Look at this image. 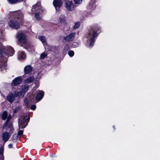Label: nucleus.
Returning <instances> with one entry per match:
<instances>
[{
	"label": "nucleus",
	"instance_id": "1",
	"mask_svg": "<svg viewBox=\"0 0 160 160\" xmlns=\"http://www.w3.org/2000/svg\"><path fill=\"white\" fill-rule=\"evenodd\" d=\"M12 19L10 21L9 25L12 28L18 29L20 25L23 21V14L21 11H17L12 13Z\"/></svg>",
	"mask_w": 160,
	"mask_h": 160
},
{
	"label": "nucleus",
	"instance_id": "2",
	"mask_svg": "<svg viewBox=\"0 0 160 160\" xmlns=\"http://www.w3.org/2000/svg\"><path fill=\"white\" fill-rule=\"evenodd\" d=\"M28 88L27 85L22 86L21 89L14 91L13 93H9L7 96V100L10 103H12L15 100V97H23L25 93L28 91Z\"/></svg>",
	"mask_w": 160,
	"mask_h": 160
},
{
	"label": "nucleus",
	"instance_id": "3",
	"mask_svg": "<svg viewBox=\"0 0 160 160\" xmlns=\"http://www.w3.org/2000/svg\"><path fill=\"white\" fill-rule=\"evenodd\" d=\"M100 29L99 27L95 26L91 28L88 31L87 34L86 35V38L89 41L90 47H92L94 45L95 42V38L97 36V32Z\"/></svg>",
	"mask_w": 160,
	"mask_h": 160
},
{
	"label": "nucleus",
	"instance_id": "4",
	"mask_svg": "<svg viewBox=\"0 0 160 160\" xmlns=\"http://www.w3.org/2000/svg\"><path fill=\"white\" fill-rule=\"evenodd\" d=\"M14 53L13 48L10 46L4 47L0 44V59L2 58H6L12 56Z\"/></svg>",
	"mask_w": 160,
	"mask_h": 160
},
{
	"label": "nucleus",
	"instance_id": "5",
	"mask_svg": "<svg viewBox=\"0 0 160 160\" xmlns=\"http://www.w3.org/2000/svg\"><path fill=\"white\" fill-rule=\"evenodd\" d=\"M10 125L9 126H6L4 128L3 126V129H5L6 131V132H3L2 134V139L5 142L8 141L14 130L13 126L10 124Z\"/></svg>",
	"mask_w": 160,
	"mask_h": 160
},
{
	"label": "nucleus",
	"instance_id": "6",
	"mask_svg": "<svg viewBox=\"0 0 160 160\" xmlns=\"http://www.w3.org/2000/svg\"><path fill=\"white\" fill-rule=\"evenodd\" d=\"M42 12L41 7V3L40 2L37 3L34 5L32 8V13L35 14V17L37 19L41 18V13Z\"/></svg>",
	"mask_w": 160,
	"mask_h": 160
},
{
	"label": "nucleus",
	"instance_id": "7",
	"mask_svg": "<svg viewBox=\"0 0 160 160\" xmlns=\"http://www.w3.org/2000/svg\"><path fill=\"white\" fill-rule=\"evenodd\" d=\"M29 120V116L28 115H27L21 118L18 121V126L19 128H25L27 125Z\"/></svg>",
	"mask_w": 160,
	"mask_h": 160
},
{
	"label": "nucleus",
	"instance_id": "8",
	"mask_svg": "<svg viewBox=\"0 0 160 160\" xmlns=\"http://www.w3.org/2000/svg\"><path fill=\"white\" fill-rule=\"evenodd\" d=\"M16 38L20 43L24 44L26 43L27 41L26 36L22 32H20L18 34Z\"/></svg>",
	"mask_w": 160,
	"mask_h": 160
},
{
	"label": "nucleus",
	"instance_id": "9",
	"mask_svg": "<svg viewBox=\"0 0 160 160\" xmlns=\"http://www.w3.org/2000/svg\"><path fill=\"white\" fill-rule=\"evenodd\" d=\"M53 4L56 10L58 11L59 10L60 7L62 5V3L61 0H54Z\"/></svg>",
	"mask_w": 160,
	"mask_h": 160
},
{
	"label": "nucleus",
	"instance_id": "10",
	"mask_svg": "<svg viewBox=\"0 0 160 160\" xmlns=\"http://www.w3.org/2000/svg\"><path fill=\"white\" fill-rule=\"evenodd\" d=\"M65 7L69 11H72L74 8V5L73 4L72 2L70 1L66 2Z\"/></svg>",
	"mask_w": 160,
	"mask_h": 160
},
{
	"label": "nucleus",
	"instance_id": "11",
	"mask_svg": "<svg viewBox=\"0 0 160 160\" xmlns=\"http://www.w3.org/2000/svg\"><path fill=\"white\" fill-rule=\"evenodd\" d=\"M75 32H74L70 33L69 35L64 37L63 38V39L66 41H72L74 39L75 35Z\"/></svg>",
	"mask_w": 160,
	"mask_h": 160
},
{
	"label": "nucleus",
	"instance_id": "12",
	"mask_svg": "<svg viewBox=\"0 0 160 160\" xmlns=\"http://www.w3.org/2000/svg\"><path fill=\"white\" fill-rule=\"evenodd\" d=\"M22 79L21 77H18L15 78L12 82V84L14 86H17L22 81Z\"/></svg>",
	"mask_w": 160,
	"mask_h": 160
},
{
	"label": "nucleus",
	"instance_id": "13",
	"mask_svg": "<svg viewBox=\"0 0 160 160\" xmlns=\"http://www.w3.org/2000/svg\"><path fill=\"white\" fill-rule=\"evenodd\" d=\"M44 94V92L42 91H40L36 98V99L37 102L40 101L43 98Z\"/></svg>",
	"mask_w": 160,
	"mask_h": 160
},
{
	"label": "nucleus",
	"instance_id": "14",
	"mask_svg": "<svg viewBox=\"0 0 160 160\" xmlns=\"http://www.w3.org/2000/svg\"><path fill=\"white\" fill-rule=\"evenodd\" d=\"M12 118V116L11 115H9L8 116V117L7 119V120L6 122V123L4 124L3 125V128H5L6 126H8L10 125L11 124V125L12 126H13L12 125V122L11 121H10V120Z\"/></svg>",
	"mask_w": 160,
	"mask_h": 160
},
{
	"label": "nucleus",
	"instance_id": "15",
	"mask_svg": "<svg viewBox=\"0 0 160 160\" xmlns=\"http://www.w3.org/2000/svg\"><path fill=\"white\" fill-rule=\"evenodd\" d=\"M60 23L63 24H65L66 22V19L65 15H62L60 16L58 19Z\"/></svg>",
	"mask_w": 160,
	"mask_h": 160
},
{
	"label": "nucleus",
	"instance_id": "16",
	"mask_svg": "<svg viewBox=\"0 0 160 160\" xmlns=\"http://www.w3.org/2000/svg\"><path fill=\"white\" fill-rule=\"evenodd\" d=\"M18 58L20 60L24 59L26 58V55L24 52L19 51L18 52Z\"/></svg>",
	"mask_w": 160,
	"mask_h": 160
},
{
	"label": "nucleus",
	"instance_id": "17",
	"mask_svg": "<svg viewBox=\"0 0 160 160\" xmlns=\"http://www.w3.org/2000/svg\"><path fill=\"white\" fill-rule=\"evenodd\" d=\"M32 69V68L31 66L27 65L24 68V71L25 73L28 74L31 72Z\"/></svg>",
	"mask_w": 160,
	"mask_h": 160
},
{
	"label": "nucleus",
	"instance_id": "18",
	"mask_svg": "<svg viewBox=\"0 0 160 160\" xmlns=\"http://www.w3.org/2000/svg\"><path fill=\"white\" fill-rule=\"evenodd\" d=\"M38 38L42 42L44 45L46 43V38L45 36L40 35L38 36Z\"/></svg>",
	"mask_w": 160,
	"mask_h": 160
},
{
	"label": "nucleus",
	"instance_id": "19",
	"mask_svg": "<svg viewBox=\"0 0 160 160\" xmlns=\"http://www.w3.org/2000/svg\"><path fill=\"white\" fill-rule=\"evenodd\" d=\"M3 147H2L0 148V160H4V157L3 155Z\"/></svg>",
	"mask_w": 160,
	"mask_h": 160
},
{
	"label": "nucleus",
	"instance_id": "20",
	"mask_svg": "<svg viewBox=\"0 0 160 160\" xmlns=\"http://www.w3.org/2000/svg\"><path fill=\"white\" fill-rule=\"evenodd\" d=\"M34 78L33 77H30L26 80L25 81V83H29L32 82Z\"/></svg>",
	"mask_w": 160,
	"mask_h": 160
},
{
	"label": "nucleus",
	"instance_id": "21",
	"mask_svg": "<svg viewBox=\"0 0 160 160\" xmlns=\"http://www.w3.org/2000/svg\"><path fill=\"white\" fill-rule=\"evenodd\" d=\"M8 113L6 111H4L2 114V118L3 120H5L7 117Z\"/></svg>",
	"mask_w": 160,
	"mask_h": 160
},
{
	"label": "nucleus",
	"instance_id": "22",
	"mask_svg": "<svg viewBox=\"0 0 160 160\" xmlns=\"http://www.w3.org/2000/svg\"><path fill=\"white\" fill-rule=\"evenodd\" d=\"M80 22H76L74 25L73 26V28L74 29H76L78 28L80 25Z\"/></svg>",
	"mask_w": 160,
	"mask_h": 160
},
{
	"label": "nucleus",
	"instance_id": "23",
	"mask_svg": "<svg viewBox=\"0 0 160 160\" xmlns=\"http://www.w3.org/2000/svg\"><path fill=\"white\" fill-rule=\"evenodd\" d=\"M47 54L45 52H43L40 55V58L41 59H43L47 57Z\"/></svg>",
	"mask_w": 160,
	"mask_h": 160
},
{
	"label": "nucleus",
	"instance_id": "24",
	"mask_svg": "<svg viewBox=\"0 0 160 160\" xmlns=\"http://www.w3.org/2000/svg\"><path fill=\"white\" fill-rule=\"evenodd\" d=\"M68 54L70 57H72L74 55V52L73 51L70 50L69 51Z\"/></svg>",
	"mask_w": 160,
	"mask_h": 160
},
{
	"label": "nucleus",
	"instance_id": "25",
	"mask_svg": "<svg viewBox=\"0 0 160 160\" xmlns=\"http://www.w3.org/2000/svg\"><path fill=\"white\" fill-rule=\"evenodd\" d=\"M74 2L76 4H78L81 3L82 0H74Z\"/></svg>",
	"mask_w": 160,
	"mask_h": 160
},
{
	"label": "nucleus",
	"instance_id": "26",
	"mask_svg": "<svg viewBox=\"0 0 160 160\" xmlns=\"http://www.w3.org/2000/svg\"><path fill=\"white\" fill-rule=\"evenodd\" d=\"M20 108L19 107H16L14 111V112L15 113L17 112L20 109Z\"/></svg>",
	"mask_w": 160,
	"mask_h": 160
},
{
	"label": "nucleus",
	"instance_id": "27",
	"mask_svg": "<svg viewBox=\"0 0 160 160\" xmlns=\"http://www.w3.org/2000/svg\"><path fill=\"white\" fill-rule=\"evenodd\" d=\"M95 7V5H94V4H93L92 5H90L88 7V8L91 10L94 9Z\"/></svg>",
	"mask_w": 160,
	"mask_h": 160
},
{
	"label": "nucleus",
	"instance_id": "28",
	"mask_svg": "<svg viewBox=\"0 0 160 160\" xmlns=\"http://www.w3.org/2000/svg\"><path fill=\"white\" fill-rule=\"evenodd\" d=\"M13 138L14 140L17 139L18 138V137L16 134L14 135L13 136Z\"/></svg>",
	"mask_w": 160,
	"mask_h": 160
},
{
	"label": "nucleus",
	"instance_id": "29",
	"mask_svg": "<svg viewBox=\"0 0 160 160\" xmlns=\"http://www.w3.org/2000/svg\"><path fill=\"white\" fill-rule=\"evenodd\" d=\"M23 133V131L22 130H20L18 132V134L19 135H21Z\"/></svg>",
	"mask_w": 160,
	"mask_h": 160
},
{
	"label": "nucleus",
	"instance_id": "30",
	"mask_svg": "<svg viewBox=\"0 0 160 160\" xmlns=\"http://www.w3.org/2000/svg\"><path fill=\"white\" fill-rule=\"evenodd\" d=\"M69 48V47L68 45H66L65 46L64 48V50L66 51Z\"/></svg>",
	"mask_w": 160,
	"mask_h": 160
},
{
	"label": "nucleus",
	"instance_id": "31",
	"mask_svg": "<svg viewBox=\"0 0 160 160\" xmlns=\"http://www.w3.org/2000/svg\"><path fill=\"white\" fill-rule=\"evenodd\" d=\"M36 108V106L35 105H32L31 107V109L32 110H34Z\"/></svg>",
	"mask_w": 160,
	"mask_h": 160
},
{
	"label": "nucleus",
	"instance_id": "32",
	"mask_svg": "<svg viewBox=\"0 0 160 160\" xmlns=\"http://www.w3.org/2000/svg\"><path fill=\"white\" fill-rule=\"evenodd\" d=\"M24 102L25 103V104L27 105L28 103V100L27 99H25L24 100Z\"/></svg>",
	"mask_w": 160,
	"mask_h": 160
},
{
	"label": "nucleus",
	"instance_id": "33",
	"mask_svg": "<svg viewBox=\"0 0 160 160\" xmlns=\"http://www.w3.org/2000/svg\"><path fill=\"white\" fill-rule=\"evenodd\" d=\"M8 148H12V144H9L8 145Z\"/></svg>",
	"mask_w": 160,
	"mask_h": 160
}]
</instances>
